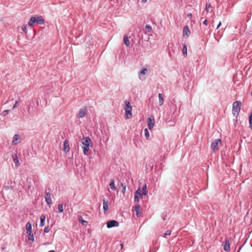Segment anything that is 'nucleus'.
<instances>
[{
  "mask_svg": "<svg viewBox=\"0 0 252 252\" xmlns=\"http://www.w3.org/2000/svg\"><path fill=\"white\" fill-rule=\"evenodd\" d=\"M35 23L38 24H43L44 23V20L42 17L41 16L35 17L33 16L31 18V19L28 22V25L30 27H33Z\"/></svg>",
  "mask_w": 252,
  "mask_h": 252,
  "instance_id": "f257e3e1",
  "label": "nucleus"
},
{
  "mask_svg": "<svg viewBox=\"0 0 252 252\" xmlns=\"http://www.w3.org/2000/svg\"><path fill=\"white\" fill-rule=\"evenodd\" d=\"M125 110L126 111L125 117L126 119L131 118L132 117V106L128 101H125Z\"/></svg>",
  "mask_w": 252,
  "mask_h": 252,
  "instance_id": "f03ea898",
  "label": "nucleus"
},
{
  "mask_svg": "<svg viewBox=\"0 0 252 252\" xmlns=\"http://www.w3.org/2000/svg\"><path fill=\"white\" fill-rule=\"evenodd\" d=\"M241 106V102L239 101H235L233 104L232 112L235 115L238 114Z\"/></svg>",
  "mask_w": 252,
  "mask_h": 252,
  "instance_id": "7ed1b4c3",
  "label": "nucleus"
},
{
  "mask_svg": "<svg viewBox=\"0 0 252 252\" xmlns=\"http://www.w3.org/2000/svg\"><path fill=\"white\" fill-rule=\"evenodd\" d=\"M221 139H217L212 142L211 143V149L213 152H215L219 150V144L221 143Z\"/></svg>",
  "mask_w": 252,
  "mask_h": 252,
  "instance_id": "20e7f679",
  "label": "nucleus"
},
{
  "mask_svg": "<svg viewBox=\"0 0 252 252\" xmlns=\"http://www.w3.org/2000/svg\"><path fill=\"white\" fill-rule=\"evenodd\" d=\"M119 222L115 220H112L107 221V227L108 228H111L113 227H117L119 226Z\"/></svg>",
  "mask_w": 252,
  "mask_h": 252,
  "instance_id": "39448f33",
  "label": "nucleus"
},
{
  "mask_svg": "<svg viewBox=\"0 0 252 252\" xmlns=\"http://www.w3.org/2000/svg\"><path fill=\"white\" fill-rule=\"evenodd\" d=\"M148 127L149 129H152L155 125V120L153 117H150L148 118Z\"/></svg>",
  "mask_w": 252,
  "mask_h": 252,
  "instance_id": "423d86ee",
  "label": "nucleus"
},
{
  "mask_svg": "<svg viewBox=\"0 0 252 252\" xmlns=\"http://www.w3.org/2000/svg\"><path fill=\"white\" fill-rule=\"evenodd\" d=\"M87 113V109L86 108L81 109L77 115L78 118H82L85 116Z\"/></svg>",
  "mask_w": 252,
  "mask_h": 252,
  "instance_id": "0eeeda50",
  "label": "nucleus"
},
{
  "mask_svg": "<svg viewBox=\"0 0 252 252\" xmlns=\"http://www.w3.org/2000/svg\"><path fill=\"white\" fill-rule=\"evenodd\" d=\"M45 198L46 203L48 205H50L52 203L51 199V193L50 192H46Z\"/></svg>",
  "mask_w": 252,
  "mask_h": 252,
  "instance_id": "6e6552de",
  "label": "nucleus"
},
{
  "mask_svg": "<svg viewBox=\"0 0 252 252\" xmlns=\"http://www.w3.org/2000/svg\"><path fill=\"white\" fill-rule=\"evenodd\" d=\"M69 144L68 140H65L63 143V150L65 153H67L69 151Z\"/></svg>",
  "mask_w": 252,
  "mask_h": 252,
  "instance_id": "1a4fd4ad",
  "label": "nucleus"
},
{
  "mask_svg": "<svg viewBox=\"0 0 252 252\" xmlns=\"http://www.w3.org/2000/svg\"><path fill=\"white\" fill-rule=\"evenodd\" d=\"M224 244H223V249L224 251L226 252L230 251V243L229 242V240H226L225 242H224Z\"/></svg>",
  "mask_w": 252,
  "mask_h": 252,
  "instance_id": "9d476101",
  "label": "nucleus"
},
{
  "mask_svg": "<svg viewBox=\"0 0 252 252\" xmlns=\"http://www.w3.org/2000/svg\"><path fill=\"white\" fill-rule=\"evenodd\" d=\"M81 142L83 145L89 146H90V144L92 143L91 139L89 137L83 138Z\"/></svg>",
  "mask_w": 252,
  "mask_h": 252,
  "instance_id": "9b49d317",
  "label": "nucleus"
},
{
  "mask_svg": "<svg viewBox=\"0 0 252 252\" xmlns=\"http://www.w3.org/2000/svg\"><path fill=\"white\" fill-rule=\"evenodd\" d=\"M12 159L13 160L15 164V166L16 167H18L20 165V163L19 162L17 154H13L12 155Z\"/></svg>",
  "mask_w": 252,
  "mask_h": 252,
  "instance_id": "f8f14e48",
  "label": "nucleus"
},
{
  "mask_svg": "<svg viewBox=\"0 0 252 252\" xmlns=\"http://www.w3.org/2000/svg\"><path fill=\"white\" fill-rule=\"evenodd\" d=\"M20 137L18 134H15L13 137V143L15 145L17 144L20 141Z\"/></svg>",
  "mask_w": 252,
  "mask_h": 252,
  "instance_id": "ddd939ff",
  "label": "nucleus"
},
{
  "mask_svg": "<svg viewBox=\"0 0 252 252\" xmlns=\"http://www.w3.org/2000/svg\"><path fill=\"white\" fill-rule=\"evenodd\" d=\"M189 33H190V31L188 28V27L187 26H185L184 27V30H183V35L184 36L187 35V37H188Z\"/></svg>",
  "mask_w": 252,
  "mask_h": 252,
  "instance_id": "4468645a",
  "label": "nucleus"
},
{
  "mask_svg": "<svg viewBox=\"0 0 252 252\" xmlns=\"http://www.w3.org/2000/svg\"><path fill=\"white\" fill-rule=\"evenodd\" d=\"M124 42L127 47H129L130 42L129 40V37L126 35H124Z\"/></svg>",
  "mask_w": 252,
  "mask_h": 252,
  "instance_id": "2eb2a0df",
  "label": "nucleus"
},
{
  "mask_svg": "<svg viewBox=\"0 0 252 252\" xmlns=\"http://www.w3.org/2000/svg\"><path fill=\"white\" fill-rule=\"evenodd\" d=\"M90 146L89 145H83L82 149L83 150V153L85 155H88V152L89 150V147Z\"/></svg>",
  "mask_w": 252,
  "mask_h": 252,
  "instance_id": "dca6fc26",
  "label": "nucleus"
},
{
  "mask_svg": "<svg viewBox=\"0 0 252 252\" xmlns=\"http://www.w3.org/2000/svg\"><path fill=\"white\" fill-rule=\"evenodd\" d=\"M103 207L104 212L108 210V202L103 199Z\"/></svg>",
  "mask_w": 252,
  "mask_h": 252,
  "instance_id": "f3484780",
  "label": "nucleus"
},
{
  "mask_svg": "<svg viewBox=\"0 0 252 252\" xmlns=\"http://www.w3.org/2000/svg\"><path fill=\"white\" fill-rule=\"evenodd\" d=\"M46 219V217L44 215H42L40 217V226L41 227H42L45 224V220Z\"/></svg>",
  "mask_w": 252,
  "mask_h": 252,
  "instance_id": "a211bd4d",
  "label": "nucleus"
},
{
  "mask_svg": "<svg viewBox=\"0 0 252 252\" xmlns=\"http://www.w3.org/2000/svg\"><path fill=\"white\" fill-rule=\"evenodd\" d=\"M140 206L139 204H136L134 207V210L136 212V214L137 217L140 216V215H139L140 213Z\"/></svg>",
  "mask_w": 252,
  "mask_h": 252,
  "instance_id": "6ab92c4d",
  "label": "nucleus"
},
{
  "mask_svg": "<svg viewBox=\"0 0 252 252\" xmlns=\"http://www.w3.org/2000/svg\"><path fill=\"white\" fill-rule=\"evenodd\" d=\"M158 98H159V106H161L164 102V99L162 94H158Z\"/></svg>",
  "mask_w": 252,
  "mask_h": 252,
  "instance_id": "aec40b11",
  "label": "nucleus"
},
{
  "mask_svg": "<svg viewBox=\"0 0 252 252\" xmlns=\"http://www.w3.org/2000/svg\"><path fill=\"white\" fill-rule=\"evenodd\" d=\"M142 195H146L148 194V191L147 190V186L144 184L142 188Z\"/></svg>",
  "mask_w": 252,
  "mask_h": 252,
  "instance_id": "412c9836",
  "label": "nucleus"
},
{
  "mask_svg": "<svg viewBox=\"0 0 252 252\" xmlns=\"http://www.w3.org/2000/svg\"><path fill=\"white\" fill-rule=\"evenodd\" d=\"M109 186L111 189L113 190H115L116 189V188L115 186L114 181L113 180H112L111 182H110Z\"/></svg>",
  "mask_w": 252,
  "mask_h": 252,
  "instance_id": "4be33fe9",
  "label": "nucleus"
},
{
  "mask_svg": "<svg viewBox=\"0 0 252 252\" xmlns=\"http://www.w3.org/2000/svg\"><path fill=\"white\" fill-rule=\"evenodd\" d=\"M183 54L185 56H187V45H184L183 47Z\"/></svg>",
  "mask_w": 252,
  "mask_h": 252,
  "instance_id": "5701e85b",
  "label": "nucleus"
},
{
  "mask_svg": "<svg viewBox=\"0 0 252 252\" xmlns=\"http://www.w3.org/2000/svg\"><path fill=\"white\" fill-rule=\"evenodd\" d=\"M79 221H80V222L82 223V224L83 225L85 226V225H87V221H86V220H84L83 219V218H82V217H80L79 218Z\"/></svg>",
  "mask_w": 252,
  "mask_h": 252,
  "instance_id": "b1692460",
  "label": "nucleus"
},
{
  "mask_svg": "<svg viewBox=\"0 0 252 252\" xmlns=\"http://www.w3.org/2000/svg\"><path fill=\"white\" fill-rule=\"evenodd\" d=\"M145 30L147 32H151L152 31V28L150 25H146L145 27Z\"/></svg>",
  "mask_w": 252,
  "mask_h": 252,
  "instance_id": "393cba45",
  "label": "nucleus"
},
{
  "mask_svg": "<svg viewBox=\"0 0 252 252\" xmlns=\"http://www.w3.org/2000/svg\"><path fill=\"white\" fill-rule=\"evenodd\" d=\"M211 7V5L210 3H206L205 5V10L207 12H209L210 10V8Z\"/></svg>",
  "mask_w": 252,
  "mask_h": 252,
  "instance_id": "a878e982",
  "label": "nucleus"
},
{
  "mask_svg": "<svg viewBox=\"0 0 252 252\" xmlns=\"http://www.w3.org/2000/svg\"><path fill=\"white\" fill-rule=\"evenodd\" d=\"M28 239L31 242L30 243H32L34 242V237L32 234L28 235Z\"/></svg>",
  "mask_w": 252,
  "mask_h": 252,
  "instance_id": "bb28decb",
  "label": "nucleus"
},
{
  "mask_svg": "<svg viewBox=\"0 0 252 252\" xmlns=\"http://www.w3.org/2000/svg\"><path fill=\"white\" fill-rule=\"evenodd\" d=\"M26 230L27 231L28 230H32V224L30 222H28V223H27L26 224Z\"/></svg>",
  "mask_w": 252,
  "mask_h": 252,
  "instance_id": "cd10ccee",
  "label": "nucleus"
},
{
  "mask_svg": "<svg viewBox=\"0 0 252 252\" xmlns=\"http://www.w3.org/2000/svg\"><path fill=\"white\" fill-rule=\"evenodd\" d=\"M250 127L252 129V113L249 116Z\"/></svg>",
  "mask_w": 252,
  "mask_h": 252,
  "instance_id": "c85d7f7f",
  "label": "nucleus"
},
{
  "mask_svg": "<svg viewBox=\"0 0 252 252\" xmlns=\"http://www.w3.org/2000/svg\"><path fill=\"white\" fill-rule=\"evenodd\" d=\"M59 213H62L63 211V208L62 204H60L58 206Z\"/></svg>",
  "mask_w": 252,
  "mask_h": 252,
  "instance_id": "c756f323",
  "label": "nucleus"
},
{
  "mask_svg": "<svg viewBox=\"0 0 252 252\" xmlns=\"http://www.w3.org/2000/svg\"><path fill=\"white\" fill-rule=\"evenodd\" d=\"M144 132H145V137H146V138L147 139L149 138V133L148 130L147 128H145L144 129Z\"/></svg>",
  "mask_w": 252,
  "mask_h": 252,
  "instance_id": "7c9ffc66",
  "label": "nucleus"
},
{
  "mask_svg": "<svg viewBox=\"0 0 252 252\" xmlns=\"http://www.w3.org/2000/svg\"><path fill=\"white\" fill-rule=\"evenodd\" d=\"M141 190L140 188L138 189L136 191L135 195H137L138 196L141 195Z\"/></svg>",
  "mask_w": 252,
  "mask_h": 252,
  "instance_id": "2f4dec72",
  "label": "nucleus"
},
{
  "mask_svg": "<svg viewBox=\"0 0 252 252\" xmlns=\"http://www.w3.org/2000/svg\"><path fill=\"white\" fill-rule=\"evenodd\" d=\"M121 187H122V192L123 194H125L126 191V186L123 184H121Z\"/></svg>",
  "mask_w": 252,
  "mask_h": 252,
  "instance_id": "473e14b6",
  "label": "nucleus"
},
{
  "mask_svg": "<svg viewBox=\"0 0 252 252\" xmlns=\"http://www.w3.org/2000/svg\"><path fill=\"white\" fill-rule=\"evenodd\" d=\"M171 233V230H167L164 234V237H166V236L170 235Z\"/></svg>",
  "mask_w": 252,
  "mask_h": 252,
  "instance_id": "72a5a7b5",
  "label": "nucleus"
},
{
  "mask_svg": "<svg viewBox=\"0 0 252 252\" xmlns=\"http://www.w3.org/2000/svg\"><path fill=\"white\" fill-rule=\"evenodd\" d=\"M139 196H138L137 195H134V201L136 202H138L139 201Z\"/></svg>",
  "mask_w": 252,
  "mask_h": 252,
  "instance_id": "f704fd0d",
  "label": "nucleus"
},
{
  "mask_svg": "<svg viewBox=\"0 0 252 252\" xmlns=\"http://www.w3.org/2000/svg\"><path fill=\"white\" fill-rule=\"evenodd\" d=\"M22 30L26 33L27 32V26L25 25H24L22 26Z\"/></svg>",
  "mask_w": 252,
  "mask_h": 252,
  "instance_id": "c9c22d12",
  "label": "nucleus"
},
{
  "mask_svg": "<svg viewBox=\"0 0 252 252\" xmlns=\"http://www.w3.org/2000/svg\"><path fill=\"white\" fill-rule=\"evenodd\" d=\"M147 72V69L146 68H144L141 71V74H145Z\"/></svg>",
  "mask_w": 252,
  "mask_h": 252,
  "instance_id": "e433bc0d",
  "label": "nucleus"
},
{
  "mask_svg": "<svg viewBox=\"0 0 252 252\" xmlns=\"http://www.w3.org/2000/svg\"><path fill=\"white\" fill-rule=\"evenodd\" d=\"M9 112V110H4L3 112H2V115L3 116H5Z\"/></svg>",
  "mask_w": 252,
  "mask_h": 252,
  "instance_id": "4c0bfd02",
  "label": "nucleus"
},
{
  "mask_svg": "<svg viewBox=\"0 0 252 252\" xmlns=\"http://www.w3.org/2000/svg\"><path fill=\"white\" fill-rule=\"evenodd\" d=\"M44 231L45 232V233H47L49 231V229L48 228V227H45L44 228Z\"/></svg>",
  "mask_w": 252,
  "mask_h": 252,
  "instance_id": "58836bf2",
  "label": "nucleus"
},
{
  "mask_svg": "<svg viewBox=\"0 0 252 252\" xmlns=\"http://www.w3.org/2000/svg\"><path fill=\"white\" fill-rule=\"evenodd\" d=\"M203 24L207 26L208 25V20L207 19H205L203 22Z\"/></svg>",
  "mask_w": 252,
  "mask_h": 252,
  "instance_id": "ea45409f",
  "label": "nucleus"
},
{
  "mask_svg": "<svg viewBox=\"0 0 252 252\" xmlns=\"http://www.w3.org/2000/svg\"><path fill=\"white\" fill-rule=\"evenodd\" d=\"M18 101H17L15 104L14 105V106H13V109H14L15 108H16L17 107V105L18 104Z\"/></svg>",
  "mask_w": 252,
  "mask_h": 252,
  "instance_id": "a19ab883",
  "label": "nucleus"
},
{
  "mask_svg": "<svg viewBox=\"0 0 252 252\" xmlns=\"http://www.w3.org/2000/svg\"><path fill=\"white\" fill-rule=\"evenodd\" d=\"M27 233L28 235L32 234V230L27 231Z\"/></svg>",
  "mask_w": 252,
  "mask_h": 252,
  "instance_id": "79ce46f5",
  "label": "nucleus"
},
{
  "mask_svg": "<svg viewBox=\"0 0 252 252\" xmlns=\"http://www.w3.org/2000/svg\"><path fill=\"white\" fill-rule=\"evenodd\" d=\"M221 22H220L217 27V29H218L220 26H221Z\"/></svg>",
  "mask_w": 252,
  "mask_h": 252,
  "instance_id": "37998d69",
  "label": "nucleus"
},
{
  "mask_svg": "<svg viewBox=\"0 0 252 252\" xmlns=\"http://www.w3.org/2000/svg\"><path fill=\"white\" fill-rule=\"evenodd\" d=\"M187 16L189 18H190L191 16H192V14L191 13H189L187 15Z\"/></svg>",
  "mask_w": 252,
  "mask_h": 252,
  "instance_id": "c03bdc74",
  "label": "nucleus"
},
{
  "mask_svg": "<svg viewBox=\"0 0 252 252\" xmlns=\"http://www.w3.org/2000/svg\"><path fill=\"white\" fill-rule=\"evenodd\" d=\"M141 2L143 3H146L147 2V0H141Z\"/></svg>",
  "mask_w": 252,
  "mask_h": 252,
  "instance_id": "a18cd8bd",
  "label": "nucleus"
},
{
  "mask_svg": "<svg viewBox=\"0 0 252 252\" xmlns=\"http://www.w3.org/2000/svg\"><path fill=\"white\" fill-rule=\"evenodd\" d=\"M48 252H55L54 250H51V251H49Z\"/></svg>",
  "mask_w": 252,
  "mask_h": 252,
  "instance_id": "49530a36",
  "label": "nucleus"
},
{
  "mask_svg": "<svg viewBox=\"0 0 252 252\" xmlns=\"http://www.w3.org/2000/svg\"><path fill=\"white\" fill-rule=\"evenodd\" d=\"M215 16V14L213 13V14L212 15V17H214Z\"/></svg>",
  "mask_w": 252,
  "mask_h": 252,
  "instance_id": "de8ad7c7",
  "label": "nucleus"
},
{
  "mask_svg": "<svg viewBox=\"0 0 252 252\" xmlns=\"http://www.w3.org/2000/svg\"><path fill=\"white\" fill-rule=\"evenodd\" d=\"M121 247H122V248H123V244H121Z\"/></svg>",
  "mask_w": 252,
  "mask_h": 252,
  "instance_id": "09e8293b",
  "label": "nucleus"
}]
</instances>
